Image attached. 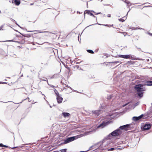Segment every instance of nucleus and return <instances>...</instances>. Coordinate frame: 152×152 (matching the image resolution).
<instances>
[{
    "label": "nucleus",
    "mask_w": 152,
    "mask_h": 152,
    "mask_svg": "<svg viewBox=\"0 0 152 152\" xmlns=\"http://www.w3.org/2000/svg\"><path fill=\"white\" fill-rule=\"evenodd\" d=\"M112 97H113V95H109V96H107V99H112Z\"/></svg>",
    "instance_id": "22"
},
{
    "label": "nucleus",
    "mask_w": 152,
    "mask_h": 152,
    "mask_svg": "<svg viewBox=\"0 0 152 152\" xmlns=\"http://www.w3.org/2000/svg\"><path fill=\"white\" fill-rule=\"evenodd\" d=\"M53 152H57V151H53Z\"/></svg>",
    "instance_id": "64"
},
{
    "label": "nucleus",
    "mask_w": 152,
    "mask_h": 152,
    "mask_svg": "<svg viewBox=\"0 0 152 152\" xmlns=\"http://www.w3.org/2000/svg\"><path fill=\"white\" fill-rule=\"evenodd\" d=\"M107 17H111V15H110L109 14V15L108 16H107Z\"/></svg>",
    "instance_id": "45"
},
{
    "label": "nucleus",
    "mask_w": 152,
    "mask_h": 152,
    "mask_svg": "<svg viewBox=\"0 0 152 152\" xmlns=\"http://www.w3.org/2000/svg\"><path fill=\"white\" fill-rule=\"evenodd\" d=\"M91 12H93L94 13H95V12H94V11L93 10H91Z\"/></svg>",
    "instance_id": "54"
},
{
    "label": "nucleus",
    "mask_w": 152,
    "mask_h": 152,
    "mask_svg": "<svg viewBox=\"0 0 152 152\" xmlns=\"http://www.w3.org/2000/svg\"><path fill=\"white\" fill-rule=\"evenodd\" d=\"M151 125L150 124H145L142 130L143 131L149 130L151 128Z\"/></svg>",
    "instance_id": "8"
},
{
    "label": "nucleus",
    "mask_w": 152,
    "mask_h": 152,
    "mask_svg": "<svg viewBox=\"0 0 152 152\" xmlns=\"http://www.w3.org/2000/svg\"><path fill=\"white\" fill-rule=\"evenodd\" d=\"M15 23L16 24V25H18V23H17V22L16 21H15Z\"/></svg>",
    "instance_id": "47"
},
{
    "label": "nucleus",
    "mask_w": 152,
    "mask_h": 152,
    "mask_svg": "<svg viewBox=\"0 0 152 152\" xmlns=\"http://www.w3.org/2000/svg\"><path fill=\"white\" fill-rule=\"evenodd\" d=\"M138 29H143V30H144V29L142 28H138Z\"/></svg>",
    "instance_id": "44"
},
{
    "label": "nucleus",
    "mask_w": 152,
    "mask_h": 152,
    "mask_svg": "<svg viewBox=\"0 0 152 152\" xmlns=\"http://www.w3.org/2000/svg\"><path fill=\"white\" fill-rule=\"evenodd\" d=\"M15 31H18L17 30H15Z\"/></svg>",
    "instance_id": "63"
},
{
    "label": "nucleus",
    "mask_w": 152,
    "mask_h": 152,
    "mask_svg": "<svg viewBox=\"0 0 152 152\" xmlns=\"http://www.w3.org/2000/svg\"><path fill=\"white\" fill-rule=\"evenodd\" d=\"M152 7V6L151 5H149V6H145L144 7Z\"/></svg>",
    "instance_id": "32"
},
{
    "label": "nucleus",
    "mask_w": 152,
    "mask_h": 152,
    "mask_svg": "<svg viewBox=\"0 0 152 152\" xmlns=\"http://www.w3.org/2000/svg\"><path fill=\"white\" fill-rule=\"evenodd\" d=\"M42 80L43 81H46L47 82V83H48V80L46 78L43 77V78L42 79Z\"/></svg>",
    "instance_id": "24"
},
{
    "label": "nucleus",
    "mask_w": 152,
    "mask_h": 152,
    "mask_svg": "<svg viewBox=\"0 0 152 152\" xmlns=\"http://www.w3.org/2000/svg\"><path fill=\"white\" fill-rule=\"evenodd\" d=\"M76 64H79V62H77V63H76Z\"/></svg>",
    "instance_id": "62"
},
{
    "label": "nucleus",
    "mask_w": 152,
    "mask_h": 152,
    "mask_svg": "<svg viewBox=\"0 0 152 152\" xmlns=\"http://www.w3.org/2000/svg\"><path fill=\"white\" fill-rule=\"evenodd\" d=\"M87 51L88 53H90L91 54L94 53V52L92 50H89V49L87 50Z\"/></svg>",
    "instance_id": "18"
},
{
    "label": "nucleus",
    "mask_w": 152,
    "mask_h": 152,
    "mask_svg": "<svg viewBox=\"0 0 152 152\" xmlns=\"http://www.w3.org/2000/svg\"><path fill=\"white\" fill-rule=\"evenodd\" d=\"M144 116L143 114H141L139 116H134L132 118V120L134 121H137L141 119Z\"/></svg>",
    "instance_id": "9"
},
{
    "label": "nucleus",
    "mask_w": 152,
    "mask_h": 152,
    "mask_svg": "<svg viewBox=\"0 0 152 152\" xmlns=\"http://www.w3.org/2000/svg\"><path fill=\"white\" fill-rule=\"evenodd\" d=\"M134 27H132V30L134 29Z\"/></svg>",
    "instance_id": "58"
},
{
    "label": "nucleus",
    "mask_w": 152,
    "mask_h": 152,
    "mask_svg": "<svg viewBox=\"0 0 152 152\" xmlns=\"http://www.w3.org/2000/svg\"><path fill=\"white\" fill-rule=\"evenodd\" d=\"M66 149H64L61 150L60 151L61 152H66Z\"/></svg>",
    "instance_id": "25"
},
{
    "label": "nucleus",
    "mask_w": 152,
    "mask_h": 152,
    "mask_svg": "<svg viewBox=\"0 0 152 152\" xmlns=\"http://www.w3.org/2000/svg\"><path fill=\"white\" fill-rule=\"evenodd\" d=\"M112 122V121H108L106 122L104 121H103L101 123L97 126V128H103Z\"/></svg>",
    "instance_id": "5"
},
{
    "label": "nucleus",
    "mask_w": 152,
    "mask_h": 152,
    "mask_svg": "<svg viewBox=\"0 0 152 152\" xmlns=\"http://www.w3.org/2000/svg\"><path fill=\"white\" fill-rule=\"evenodd\" d=\"M76 66V67H77V68H78L79 67V66Z\"/></svg>",
    "instance_id": "55"
},
{
    "label": "nucleus",
    "mask_w": 152,
    "mask_h": 152,
    "mask_svg": "<svg viewBox=\"0 0 152 152\" xmlns=\"http://www.w3.org/2000/svg\"><path fill=\"white\" fill-rule=\"evenodd\" d=\"M20 34H22L23 36L25 37H26L28 38L30 37H31V35L30 34H21V33H20Z\"/></svg>",
    "instance_id": "17"
},
{
    "label": "nucleus",
    "mask_w": 152,
    "mask_h": 152,
    "mask_svg": "<svg viewBox=\"0 0 152 152\" xmlns=\"http://www.w3.org/2000/svg\"><path fill=\"white\" fill-rule=\"evenodd\" d=\"M144 84H138L134 86V89L137 92L144 91L145 90Z\"/></svg>",
    "instance_id": "2"
},
{
    "label": "nucleus",
    "mask_w": 152,
    "mask_h": 152,
    "mask_svg": "<svg viewBox=\"0 0 152 152\" xmlns=\"http://www.w3.org/2000/svg\"><path fill=\"white\" fill-rule=\"evenodd\" d=\"M1 147L7 148L8 147V146L5 145H3L2 144H1Z\"/></svg>",
    "instance_id": "28"
},
{
    "label": "nucleus",
    "mask_w": 152,
    "mask_h": 152,
    "mask_svg": "<svg viewBox=\"0 0 152 152\" xmlns=\"http://www.w3.org/2000/svg\"><path fill=\"white\" fill-rule=\"evenodd\" d=\"M92 147H93V146H91L89 148V149L88 150H88H90L91 149V148Z\"/></svg>",
    "instance_id": "46"
},
{
    "label": "nucleus",
    "mask_w": 152,
    "mask_h": 152,
    "mask_svg": "<svg viewBox=\"0 0 152 152\" xmlns=\"http://www.w3.org/2000/svg\"><path fill=\"white\" fill-rule=\"evenodd\" d=\"M34 4V3H31L30 4V5H32Z\"/></svg>",
    "instance_id": "51"
},
{
    "label": "nucleus",
    "mask_w": 152,
    "mask_h": 152,
    "mask_svg": "<svg viewBox=\"0 0 152 152\" xmlns=\"http://www.w3.org/2000/svg\"><path fill=\"white\" fill-rule=\"evenodd\" d=\"M78 135L67 137L64 140L63 143L66 144L72 142L78 138Z\"/></svg>",
    "instance_id": "4"
},
{
    "label": "nucleus",
    "mask_w": 152,
    "mask_h": 152,
    "mask_svg": "<svg viewBox=\"0 0 152 152\" xmlns=\"http://www.w3.org/2000/svg\"><path fill=\"white\" fill-rule=\"evenodd\" d=\"M144 84L145 86H152V81H146Z\"/></svg>",
    "instance_id": "12"
},
{
    "label": "nucleus",
    "mask_w": 152,
    "mask_h": 152,
    "mask_svg": "<svg viewBox=\"0 0 152 152\" xmlns=\"http://www.w3.org/2000/svg\"><path fill=\"white\" fill-rule=\"evenodd\" d=\"M48 85L50 86L51 87H52V88H54L55 87V86L53 85H50V84H49L48 83Z\"/></svg>",
    "instance_id": "34"
},
{
    "label": "nucleus",
    "mask_w": 152,
    "mask_h": 152,
    "mask_svg": "<svg viewBox=\"0 0 152 152\" xmlns=\"http://www.w3.org/2000/svg\"><path fill=\"white\" fill-rule=\"evenodd\" d=\"M1 144H2V143H0V147H1Z\"/></svg>",
    "instance_id": "59"
},
{
    "label": "nucleus",
    "mask_w": 152,
    "mask_h": 152,
    "mask_svg": "<svg viewBox=\"0 0 152 152\" xmlns=\"http://www.w3.org/2000/svg\"><path fill=\"white\" fill-rule=\"evenodd\" d=\"M57 102L58 103H61L62 102L63 99L60 95L57 96L56 98Z\"/></svg>",
    "instance_id": "11"
},
{
    "label": "nucleus",
    "mask_w": 152,
    "mask_h": 152,
    "mask_svg": "<svg viewBox=\"0 0 152 152\" xmlns=\"http://www.w3.org/2000/svg\"><path fill=\"white\" fill-rule=\"evenodd\" d=\"M62 115L64 118H66L69 117L70 115V114L68 113L63 112Z\"/></svg>",
    "instance_id": "13"
},
{
    "label": "nucleus",
    "mask_w": 152,
    "mask_h": 152,
    "mask_svg": "<svg viewBox=\"0 0 152 152\" xmlns=\"http://www.w3.org/2000/svg\"><path fill=\"white\" fill-rule=\"evenodd\" d=\"M148 34L150 36H152V33H151L148 32Z\"/></svg>",
    "instance_id": "36"
},
{
    "label": "nucleus",
    "mask_w": 152,
    "mask_h": 152,
    "mask_svg": "<svg viewBox=\"0 0 152 152\" xmlns=\"http://www.w3.org/2000/svg\"><path fill=\"white\" fill-rule=\"evenodd\" d=\"M77 13H79V14H80L81 13L80 12H79V11H77Z\"/></svg>",
    "instance_id": "52"
},
{
    "label": "nucleus",
    "mask_w": 152,
    "mask_h": 152,
    "mask_svg": "<svg viewBox=\"0 0 152 152\" xmlns=\"http://www.w3.org/2000/svg\"><path fill=\"white\" fill-rule=\"evenodd\" d=\"M109 138V137H107V139L105 138L103 140L102 144L101 145L102 147H106L110 143V140L108 139Z\"/></svg>",
    "instance_id": "6"
},
{
    "label": "nucleus",
    "mask_w": 152,
    "mask_h": 152,
    "mask_svg": "<svg viewBox=\"0 0 152 152\" xmlns=\"http://www.w3.org/2000/svg\"><path fill=\"white\" fill-rule=\"evenodd\" d=\"M90 15L91 16H93V17H94V18L96 17L95 16H94V15H93V13H91H91H90Z\"/></svg>",
    "instance_id": "31"
},
{
    "label": "nucleus",
    "mask_w": 152,
    "mask_h": 152,
    "mask_svg": "<svg viewBox=\"0 0 152 152\" xmlns=\"http://www.w3.org/2000/svg\"><path fill=\"white\" fill-rule=\"evenodd\" d=\"M122 133V131L119 128H118L110 133V134L108 136V137H109L110 136L113 137L118 136L120 135Z\"/></svg>",
    "instance_id": "3"
},
{
    "label": "nucleus",
    "mask_w": 152,
    "mask_h": 152,
    "mask_svg": "<svg viewBox=\"0 0 152 152\" xmlns=\"http://www.w3.org/2000/svg\"><path fill=\"white\" fill-rule=\"evenodd\" d=\"M28 31V32L36 31V32H38V33H41V32H40V31ZM42 32V33H49L50 34L52 33L53 34H54V33H52L51 32H50L48 31H43V32Z\"/></svg>",
    "instance_id": "16"
},
{
    "label": "nucleus",
    "mask_w": 152,
    "mask_h": 152,
    "mask_svg": "<svg viewBox=\"0 0 152 152\" xmlns=\"http://www.w3.org/2000/svg\"><path fill=\"white\" fill-rule=\"evenodd\" d=\"M138 28H137V27L134 28V30L138 29Z\"/></svg>",
    "instance_id": "41"
},
{
    "label": "nucleus",
    "mask_w": 152,
    "mask_h": 152,
    "mask_svg": "<svg viewBox=\"0 0 152 152\" xmlns=\"http://www.w3.org/2000/svg\"><path fill=\"white\" fill-rule=\"evenodd\" d=\"M130 127V125L127 124L123 126H120L119 128L120 130H127L129 129Z\"/></svg>",
    "instance_id": "7"
},
{
    "label": "nucleus",
    "mask_w": 152,
    "mask_h": 152,
    "mask_svg": "<svg viewBox=\"0 0 152 152\" xmlns=\"http://www.w3.org/2000/svg\"><path fill=\"white\" fill-rule=\"evenodd\" d=\"M41 57L42 58H43L44 57V56L43 55H42L41 56Z\"/></svg>",
    "instance_id": "42"
},
{
    "label": "nucleus",
    "mask_w": 152,
    "mask_h": 152,
    "mask_svg": "<svg viewBox=\"0 0 152 152\" xmlns=\"http://www.w3.org/2000/svg\"><path fill=\"white\" fill-rule=\"evenodd\" d=\"M129 1H127V0H126L125 1H124V2L126 3V4H127V2H128Z\"/></svg>",
    "instance_id": "37"
},
{
    "label": "nucleus",
    "mask_w": 152,
    "mask_h": 152,
    "mask_svg": "<svg viewBox=\"0 0 152 152\" xmlns=\"http://www.w3.org/2000/svg\"><path fill=\"white\" fill-rule=\"evenodd\" d=\"M14 3L17 6L19 5L20 4V0H14Z\"/></svg>",
    "instance_id": "15"
},
{
    "label": "nucleus",
    "mask_w": 152,
    "mask_h": 152,
    "mask_svg": "<svg viewBox=\"0 0 152 152\" xmlns=\"http://www.w3.org/2000/svg\"><path fill=\"white\" fill-rule=\"evenodd\" d=\"M132 4L131 3V2L129 1H128V2H127V8H129V5H131Z\"/></svg>",
    "instance_id": "23"
},
{
    "label": "nucleus",
    "mask_w": 152,
    "mask_h": 152,
    "mask_svg": "<svg viewBox=\"0 0 152 152\" xmlns=\"http://www.w3.org/2000/svg\"><path fill=\"white\" fill-rule=\"evenodd\" d=\"M54 91L56 94L57 95V96L59 95L58 92L56 89H54Z\"/></svg>",
    "instance_id": "19"
},
{
    "label": "nucleus",
    "mask_w": 152,
    "mask_h": 152,
    "mask_svg": "<svg viewBox=\"0 0 152 152\" xmlns=\"http://www.w3.org/2000/svg\"><path fill=\"white\" fill-rule=\"evenodd\" d=\"M92 24V25H89V26H87V27H86V28H87V27H89V26H93V25H95V24Z\"/></svg>",
    "instance_id": "40"
},
{
    "label": "nucleus",
    "mask_w": 152,
    "mask_h": 152,
    "mask_svg": "<svg viewBox=\"0 0 152 152\" xmlns=\"http://www.w3.org/2000/svg\"><path fill=\"white\" fill-rule=\"evenodd\" d=\"M20 28H22L18 24L17 25Z\"/></svg>",
    "instance_id": "56"
},
{
    "label": "nucleus",
    "mask_w": 152,
    "mask_h": 152,
    "mask_svg": "<svg viewBox=\"0 0 152 152\" xmlns=\"http://www.w3.org/2000/svg\"><path fill=\"white\" fill-rule=\"evenodd\" d=\"M92 112L93 114H95L96 116H98L101 113V111L100 110L92 111Z\"/></svg>",
    "instance_id": "10"
},
{
    "label": "nucleus",
    "mask_w": 152,
    "mask_h": 152,
    "mask_svg": "<svg viewBox=\"0 0 152 152\" xmlns=\"http://www.w3.org/2000/svg\"><path fill=\"white\" fill-rule=\"evenodd\" d=\"M142 92H137V94L140 98L142 97L143 96V93Z\"/></svg>",
    "instance_id": "14"
},
{
    "label": "nucleus",
    "mask_w": 152,
    "mask_h": 152,
    "mask_svg": "<svg viewBox=\"0 0 152 152\" xmlns=\"http://www.w3.org/2000/svg\"><path fill=\"white\" fill-rule=\"evenodd\" d=\"M101 14V12H99V13H96L95 14L96 15H97V14Z\"/></svg>",
    "instance_id": "50"
},
{
    "label": "nucleus",
    "mask_w": 152,
    "mask_h": 152,
    "mask_svg": "<svg viewBox=\"0 0 152 152\" xmlns=\"http://www.w3.org/2000/svg\"><path fill=\"white\" fill-rule=\"evenodd\" d=\"M23 75H22L21 76V77H23Z\"/></svg>",
    "instance_id": "60"
},
{
    "label": "nucleus",
    "mask_w": 152,
    "mask_h": 152,
    "mask_svg": "<svg viewBox=\"0 0 152 152\" xmlns=\"http://www.w3.org/2000/svg\"><path fill=\"white\" fill-rule=\"evenodd\" d=\"M88 151V150H87V151H80V152H87Z\"/></svg>",
    "instance_id": "43"
},
{
    "label": "nucleus",
    "mask_w": 152,
    "mask_h": 152,
    "mask_svg": "<svg viewBox=\"0 0 152 152\" xmlns=\"http://www.w3.org/2000/svg\"><path fill=\"white\" fill-rule=\"evenodd\" d=\"M2 84H7V83L6 82H2Z\"/></svg>",
    "instance_id": "49"
},
{
    "label": "nucleus",
    "mask_w": 152,
    "mask_h": 152,
    "mask_svg": "<svg viewBox=\"0 0 152 152\" xmlns=\"http://www.w3.org/2000/svg\"><path fill=\"white\" fill-rule=\"evenodd\" d=\"M10 19L11 20H12V21L13 22H15V21L13 19H12V18H10Z\"/></svg>",
    "instance_id": "33"
},
{
    "label": "nucleus",
    "mask_w": 152,
    "mask_h": 152,
    "mask_svg": "<svg viewBox=\"0 0 152 152\" xmlns=\"http://www.w3.org/2000/svg\"><path fill=\"white\" fill-rule=\"evenodd\" d=\"M4 24L2 25H1L0 27V30H3L4 29H3L4 26Z\"/></svg>",
    "instance_id": "27"
},
{
    "label": "nucleus",
    "mask_w": 152,
    "mask_h": 152,
    "mask_svg": "<svg viewBox=\"0 0 152 152\" xmlns=\"http://www.w3.org/2000/svg\"><path fill=\"white\" fill-rule=\"evenodd\" d=\"M86 12V13L88 15H90V13H91L90 12V10H86L85 11V12H84V17H85V12Z\"/></svg>",
    "instance_id": "20"
},
{
    "label": "nucleus",
    "mask_w": 152,
    "mask_h": 152,
    "mask_svg": "<svg viewBox=\"0 0 152 152\" xmlns=\"http://www.w3.org/2000/svg\"><path fill=\"white\" fill-rule=\"evenodd\" d=\"M118 57L120 58H123L126 59H130L131 60H142V59H138V58H135L134 56H132L131 55H121L118 56Z\"/></svg>",
    "instance_id": "1"
},
{
    "label": "nucleus",
    "mask_w": 152,
    "mask_h": 152,
    "mask_svg": "<svg viewBox=\"0 0 152 152\" xmlns=\"http://www.w3.org/2000/svg\"><path fill=\"white\" fill-rule=\"evenodd\" d=\"M119 62H120L119 61H113V62H109V63H115V64H117L118 63H119Z\"/></svg>",
    "instance_id": "26"
},
{
    "label": "nucleus",
    "mask_w": 152,
    "mask_h": 152,
    "mask_svg": "<svg viewBox=\"0 0 152 152\" xmlns=\"http://www.w3.org/2000/svg\"><path fill=\"white\" fill-rule=\"evenodd\" d=\"M108 26H109L108 27H113V25H109Z\"/></svg>",
    "instance_id": "39"
},
{
    "label": "nucleus",
    "mask_w": 152,
    "mask_h": 152,
    "mask_svg": "<svg viewBox=\"0 0 152 152\" xmlns=\"http://www.w3.org/2000/svg\"><path fill=\"white\" fill-rule=\"evenodd\" d=\"M115 149H116V148H109V149H108L107 151H113L114 150H115Z\"/></svg>",
    "instance_id": "21"
},
{
    "label": "nucleus",
    "mask_w": 152,
    "mask_h": 152,
    "mask_svg": "<svg viewBox=\"0 0 152 152\" xmlns=\"http://www.w3.org/2000/svg\"><path fill=\"white\" fill-rule=\"evenodd\" d=\"M129 12V11H128V13H127V14H126V16H124V17H123V18H125V17H126L127 16V15H128V12Z\"/></svg>",
    "instance_id": "48"
},
{
    "label": "nucleus",
    "mask_w": 152,
    "mask_h": 152,
    "mask_svg": "<svg viewBox=\"0 0 152 152\" xmlns=\"http://www.w3.org/2000/svg\"><path fill=\"white\" fill-rule=\"evenodd\" d=\"M118 20L119 21H120L121 22H124L125 21V20L124 19H123L122 18L119 19H118Z\"/></svg>",
    "instance_id": "29"
},
{
    "label": "nucleus",
    "mask_w": 152,
    "mask_h": 152,
    "mask_svg": "<svg viewBox=\"0 0 152 152\" xmlns=\"http://www.w3.org/2000/svg\"><path fill=\"white\" fill-rule=\"evenodd\" d=\"M139 104V102H137L136 103H135V104L134 105L136 106H137Z\"/></svg>",
    "instance_id": "35"
},
{
    "label": "nucleus",
    "mask_w": 152,
    "mask_h": 152,
    "mask_svg": "<svg viewBox=\"0 0 152 152\" xmlns=\"http://www.w3.org/2000/svg\"><path fill=\"white\" fill-rule=\"evenodd\" d=\"M127 104H125V105L124 106H124H125L126 105H127Z\"/></svg>",
    "instance_id": "57"
},
{
    "label": "nucleus",
    "mask_w": 152,
    "mask_h": 152,
    "mask_svg": "<svg viewBox=\"0 0 152 152\" xmlns=\"http://www.w3.org/2000/svg\"><path fill=\"white\" fill-rule=\"evenodd\" d=\"M53 76H53V77H51V78H53Z\"/></svg>",
    "instance_id": "61"
},
{
    "label": "nucleus",
    "mask_w": 152,
    "mask_h": 152,
    "mask_svg": "<svg viewBox=\"0 0 152 152\" xmlns=\"http://www.w3.org/2000/svg\"><path fill=\"white\" fill-rule=\"evenodd\" d=\"M104 6H110V4H104Z\"/></svg>",
    "instance_id": "38"
},
{
    "label": "nucleus",
    "mask_w": 152,
    "mask_h": 152,
    "mask_svg": "<svg viewBox=\"0 0 152 152\" xmlns=\"http://www.w3.org/2000/svg\"><path fill=\"white\" fill-rule=\"evenodd\" d=\"M2 41H0V42H2ZM3 42H14L13 40H7V41H3Z\"/></svg>",
    "instance_id": "30"
},
{
    "label": "nucleus",
    "mask_w": 152,
    "mask_h": 152,
    "mask_svg": "<svg viewBox=\"0 0 152 152\" xmlns=\"http://www.w3.org/2000/svg\"><path fill=\"white\" fill-rule=\"evenodd\" d=\"M116 149H118V150H120L121 149L120 148H116Z\"/></svg>",
    "instance_id": "53"
}]
</instances>
